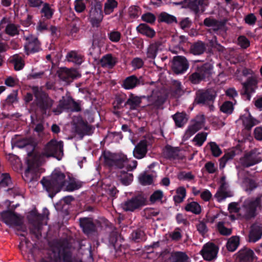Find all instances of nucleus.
I'll list each match as a JSON object with an SVG mask.
<instances>
[{"label": "nucleus", "mask_w": 262, "mask_h": 262, "mask_svg": "<svg viewBox=\"0 0 262 262\" xmlns=\"http://www.w3.org/2000/svg\"><path fill=\"white\" fill-rule=\"evenodd\" d=\"M67 179L65 174L58 169H55L49 178H43L41 183L43 187L49 193V196L53 198L64 187Z\"/></svg>", "instance_id": "f257e3e1"}, {"label": "nucleus", "mask_w": 262, "mask_h": 262, "mask_svg": "<svg viewBox=\"0 0 262 262\" xmlns=\"http://www.w3.org/2000/svg\"><path fill=\"white\" fill-rule=\"evenodd\" d=\"M34 158L39 162H41L46 158L54 157L63 154V142L52 139L44 147L40 153H31Z\"/></svg>", "instance_id": "f03ea898"}, {"label": "nucleus", "mask_w": 262, "mask_h": 262, "mask_svg": "<svg viewBox=\"0 0 262 262\" xmlns=\"http://www.w3.org/2000/svg\"><path fill=\"white\" fill-rule=\"evenodd\" d=\"M146 198L142 194L134 195L123 202L121 208L126 212H134L146 205Z\"/></svg>", "instance_id": "7ed1b4c3"}, {"label": "nucleus", "mask_w": 262, "mask_h": 262, "mask_svg": "<svg viewBox=\"0 0 262 262\" xmlns=\"http://www.w3.org/2000/svg\"><path fill=\"white\" fill-rule=\"evenodd\" d=\"M213 67L211 64L206 63L198 67L196 71L190 75L189 79L194 84L206 79H208L213 73Z\"/></svg>", "instance_id": "20e7f679"}, {"label": "nucleus", "mask_w": 262, "mask_h": 262, "mask_svg": "<svg viewBox=\"0 0 262 262\" xmlns=\"http://www.w3.org/2000/svg\"><path fill=\"white\" fill-rule=\"evenodd\" d=\"M28 156L27 160L28 167L23 177L26 182H31L37 179L36 172L41 163L34 158L31 152L28 153Z\"/></svg>", "instance_id": "39448f33"}, {"label": "nucleus", "mask_w": 262, "mask_h": 262, "mask_svg": "<svg viewBox=\"0 0 262 262\" xmlns=\"http://www.w3.org/2000/svg\"><path fill=\"white\" fill-rule=\"evenodd\" d=\"M32 91L36 98L37 105L42 110L50 108L53 104V100L40 89L37 86L32 88Z\"/></svg>", "instance_id": "423d86ee"}, {"label": "nucleus", "mask_w": 262, "mask_h": 262, "mask_svg": "<svg viewBox=\"0 0 262 262\" xmlns=\"http://www.w3.org/2000/svg\"><path fill=\"white\" fill-rule=\"evenodd\" d=\"M227 215L223 213L220 212L216 214L210 216L209 221L211 223L216 222L217 229L220 233L224 236H228L231 234L232 229L227 228L225 226V224L227 222Z\"/></svg>", "instance_id": "0eeeda50"}, {"label": "nucleus", "mask_w": 262, "mask_h": 262, "mask_svg": "<svg viewBox=\"0 0 262 262\" xmlns=\"http://www.w3.org/2000/svg\"><path fill=\"white\" fill-rule=\"evenodd\" d=\"M24 38L26 40L25 50L27 55L34 53L40 50L39 42L36 36L32 34L25 33Z\"/></svg>", "instance_id": "6e6552de"}, {"label": "nucleus", "mask_w": 262, "mask_h": 262, "mask_svg": "<svg viewBox=\"0 0 262 262\" xmlns=\"http://www.w3.org/2000/svg\"><path fill=\"white\" fill-rule=\"evenodd\" d=\"M103 15L101 5L96 4L90 11L89 19L93 27H98L103 19Z\"/></svg>", "instance_id": "1a4fd4ad"}, {"label": "nucleus", "mask_w": 262, "mask_h": 262, "mask_svg": "<svg viewBox=\"0 0 262 262\" xmlns=\"http://www.w3.org/2000/svg\"><path fill=\"white\" fill-rule=\"evenodd\" d=\"M216 97V92L213 90L199 91L197 93L195 102L203 105H210Z\"/></svg>", "instance_id": "9d476101"}, {"label": "nucleus", "mask_w": 262, "mask_h": 262, "mask_svg": "<svg viewBox=\"0 0 262 262\" xmlns=\"http://www.w3.org/2000/svg\"><path fill=\"white\" fill-rule=\"evenodd\" d=\"M261 200L259 198L255 199H247L244 202V209H245L244 215L247 217L254 216L255 211L257 208H260Z\"/></svg>", "instance_id": "9b49d317"}, {"label": "nucleus", "mask_w": 262, "mask_h": 262, "mask_svg": "<svg viewBox=\"0 0 262 262\" xmlns=\"http://www.w3.org/2000/svg\"><path fill=\"white\" fill-rule=\"evenodd\" d=\"M3 221L9 226H20L22 224L21 217L14 212L7 211L2 213Z\"/></svg>", "instance_id": "f8f14e48"}, {"label": "nucleus", "mask_w": 262, "mask_h": 262, "mask_svg": "<svg viewBox=\"0 0 262 262\" xmlns=\"http://www.w3.org/2000/svg\"><path fill=\"white\" fill-rule=\"evenodd\" d=\"M188 67L189 64L185 57L178 56L173 58L172 69L175 73H183L188 69Z\"/></svg>", "instance_id": "ddd939ff"}, {"label": "nucleus", "mask_w": 262, "mask_h": 262, "mask_svg": "<svg viewBox=\"0 0 262 262\" xmlns=\"http://www.w3.org/2000/svg\"><path fill=\"white\" fill-rule=\"evenodd\" d=\"M217 252V247L211 243L206 244L201 250L204 259L208 261L213 260L216 257Z\"/></svg>", "instance_id": "4468645a"}, {"label": "nucleus", "mask_w": 262, "mask_h": 262, "mask_svg": "<svg viewBox=\"0 0 262 262\" xmlns=\"http://www.w3.org/2000/svg\"><path fill=\"white\" fill-rule=\"evenodd\" d=\"M58 75L60 79L68 83L80 76L77 70L66 68H61L60 70Z\"/></svg>", "instance_id": "2eb2a0df"}, {"label": "nucleus", "mask_w": 262, "mask_h": 262, "mask_svg": "<svg viewBox=\"0 0 262 262\" xmlns=\"http://www.w3.org/2000/svg\"><path fill=\"white\" fill-rule=\"evenodd\" d=\"M123 155H116L110 152H106L104 154V159L105 163L110 166H115L120 168L122 162V156Z\"/></svg>", "instance_id": "dca6fc26"}, {"label": "nucleus", "mask_w": 262, "mask_h": 262, "mask_svg": "<svg viewBox=\"0 0 262 262\" xmlns=\"http://www.w3.org/2000/svg\"><path fill=\"white\" fill-rule=\"evenodd\" d=\"M142 79L141 77L138 78L135 75L128 76L124 80L122 83V87L125 90L133 89L143 84Z\"/></svg>", "instance_id": "f3484780"}, {"label": "nucleus", "mask_w": 262, "mask_h": 262, "mask_svg": "<svg viewBox=\"0 0 262 262\" xmlns=\"http://www.w3.org/2000/svg\"><path fill=\"white\" fill-rule=\"evenodd\" d=\"M188 3L189 7L195 12L204 11V7L208 4L207 0H182L179 3Z\"/></svg>", "instance_id": "a211bd4d"}, {"label": "nucleus", "mask_w": 262, "mask_h": 262, "mask_svg": "<svg viewBox=\"0 0 262 262\" xmlns=\"http://www.w3.org/2000/svg\"><path fill=\"white\" fill-rule=\"evenodd\" d=\"M237 257L239 261L248 262L257 260L253 251L249 249L241 250L237 253Z\"/></svg>", "instance_id": "6ab92c4d"}, {"label": "nucleus", "mask_w": 262, "mask_h": 262, "mask_svg": "<svg viewBox=\"0 0 262 262\" xmlns=\"http://www.w3.org/2000/svg\"><path fill=\"white\" fill-rule=\"evenodd\" d=\"M147 151V142L145 140L141 141L135 147L133 151L134 156L138 159L144 158Z\"/></svg>", "instance_id": "aec40b11"}, {"label": "nucleus", "mask_w": 262, "mask_h": 262, "mask_svg": "<svg viewBox=\"0 0 262 262\" xmlns=\"http://www.w3.org/2000/svg\"><path fill=\"white\" fill-rule=\"evenodd\" d=\"M117 59L111 54L103 56L100 61L101 67L107 69H112L116 64Z\"/></svg>", "instance_id": "412c9836"}, {"label": "nucleus", "mask_w": 262, "mask_h": 262, "mask_svg": "<svg viewBox=\"0 0 262 262\" xmlns=\"http://www.w3.org/2000/svg\"><path fill=\"white\" fill-rule=\"evenodd\" d=\"M241 119L244 126L247 130H250L252 127L260 123V121L253 118L250 114L243 115Z\"/></svg>", "instance_id": "4be33fe9"}, {"label": "nucleus", "mask_w": 262, "mask_h": 262, "mask_svg": "<svg viewBox=\"0 0 262 262\" xmlns=\"http://www.w3.org/2000/svg\"><path fill=\"white\" fill-rule=\"evenodd\" d=\"M47 216L37 215L36 216V220L32 223L33 226V228L31 229L32 231L34 233L39 234L41 226L47 224Z\"/></svg>", "instance_id": "5701e85b"}, {"label": "nucleus", "mask_w": 262, "mask_h": 262, "mask_svg": "<svg viewBox=\"0 0 262 262\" xmlns=\"http://www.w3.org/2000/svg\"><path fill=\"white\" fill-rule=\"evenodd\" d=\"M71 105H76L73 100L63 97L59 101L58 107L54 110L53 112L56 115H58L61 113V109L69 110Z\"/></svg>", "instance_id": "b1692460"}, {"label": "nucleus", "mask_w": 262, "mask_h": 262, "mask_svg": "<svg viewBox=\"0 0 262 262\" xmlns=\"http://www.w3.org/2000/svg\"><path fill=\"white\" fill-rule=\"evenodd\" d=\"M80 225L83 232L89 234L95 229V226L90 218H83L80 219Z\"/></svg>", "instance_id": "393cba45"}, {"label": "nucleus", "mask_w": 262, "mask_h": 262, "mask_svg": "<svg viewBox=\"0 0 262 262\" xmlns=\"http://www.w3.org/2000/svg\"><path fill=\"white\" fill-rule=\"evenodd\" d=\"M228 187L226 182V177H222L221 179V186L220 191L215 194V197L219 202H221L226 199L228 195L226 194L225 190Z\"/></svg>", "instance_id": "a878e982"}, {"label": "nucleus", "mask_w": 262, "mask_h": 262, "mask_svg": "<svg viewBox=\"0 0 262 262\" xmlns=\"http://www.w3.org/2000/svg\"><path fill=\"white\" fill-rule=\"evenodd\" d=\"M257 83V81L255 77H251L249 78L247 81L243 84L245 94L249 96L250 93L253 92L254 86Z\"/></svg>", "instance_id": "bb28decb"}, {"label": "nucleus", "mask_w": 262, "mask_h": 262, "mask_svg": "<svg viewBox=\"0 0 262 262\" xmlns=\"http://www.w3.org/2000/svg\"><path fill=\"white\" fill-rule=\"evenodd\" d=\"M137 31L140 33L150 38L153 37L156 34L155 31L145 24H141L136 28Z\"/></svg>", "instance_id": "cd10ccee"}, {"label": "nucleus", "mask_w": 262, "mask_h": 262, "mask_svg": "<svg viewBox=\"0 0 262 262\" xmlns=\"http://www.w3.org/2000/svg\"><path fill=\"white\" fill-rule=\"evenodd\" d=\"M122 157L120 168L125 167L127 170H132L136 168L137 162L136 160H130L124 155H123Z\"/></svg>", "instance_id": "c85d7f7f"}, {"label": "nucleus", "mask_w": 262, "mask_h": 262, "mask_svg": "<svg viewBox=\"0 0 262 262\" xmlns=\"http://www.w3.org/2000/svg\"><path fill=\"white\" fill-rule=\"evenodd\" d=\"M67 179V182L64 186L66 190L72 191L78 189L82 186V183L74 179H71L68 177Z\"/></svg>", "instance_id": "c756f323"}, {"label": "nucleus", "mask_w": 262, "mask_h": 262, "mask_svg": "<svg viewBox=\"0 0 262 262\" xmlns=\"http://www.w3.org/2000/svg\"><path fill=\"white\" fill-rule=\"evenodd\" d=\"M262 236V227L254 226L252 228L249 235L250 242H256Z\"/></svg>", "instance_id": "7c9ffc66"}, {"label": "nucleus", "mask_w": 262, "mask_h": 262, "mask_svg": "<svg viewBox=\"0 0 262 262\" xmlns=\"http://www.w3.org/2000/svg\"><path fill=\"white\" fill-rule=\"evenodd\" d=\"M204 24L207 27H211L214 31L219 30L223 26L221 21L211 17L205 19Z\"/></svg>", "instance_id": "2f4dec72"}, {"label": "nucleus", "mask_w": 262, "mask_h": 262, "mask_svg": "<svg viewBox=\"0 0 262 262\" xmlns=\"http://www.w3.org/2000/svg\"><path fill=\"white\" fill-rule=\"evenodd\" d=\"M171 258L175 262H185L189 260V257L186 253L181 251L172 252L171 253Z\"/></svg>", "instance_id": "473e14b6"}, {"label": "nucleus", "mask_w": 262, "mask_h": 262, "mask_svg": "<svg viewBox=\"0 0 262 262\" xmlns=\"http://www.w3.org/2000/svg\"><path fill=\"white\" fill-rule=\"evenodd\" d=\"M175 124L178 127L183 126L187 121L186 114L183 113H177L172 116Z\"/></svg>", "instance_id": "72a5a7b5"}, {"label": "nucleus", "mask_w": 262, "mask_h": 262, "mask_svg": "<svg viewBox=\"0 0 262 262\" xmlns=\"http://www.w3.org/2000/svg\"><path fill=\"white\" fill-rule=\"evenodd\" d=\"M118 2L116 0H106L104 5V13L109 15L117 7Z\"/></svg>", "instance_id": "f704fd0d"}, {"label": "nucleus", "mask_w": 262, "mask_h": 262, "mask_svg": "<svg viewBox=\"0 0 262 262\" xmlns=\"http://www.w3.org/2000/svg\"><path fill=\"white\" fill-rule=\"evenodd\" d=\"M161 44L159 42H156L150 45L147 49V56L148 58L154 59L158 52L161 50Z\"/></svg>", "instance_id": "c9c22d12"}, {"label": "nucleus", "mask_w": 262, "mask_h": 262, "mask_svg": "<svg viewBox=\"0 0 262 262\" xmlns=\"http://www.w3.org/2000/svg\"><path fill=\"white\" fill-rule=\"evenodd\" d=\"M185 209L186 211L195 214H199L201 212V206L196 202H191L187 203L185 207Z\"/></svg>", "instance_id": "e433bc0d"}, {"label": "nucleus", "mask_w": 262, "mask_h": 262, "mask_svg": "<svg viewBox=\"0 0 262 262\" xmlns=\"http://www.w3.org/2000/svg\"><path fill=\"white\" fill-rule=\"evenodd\" d=\"M240 161L242 165L247 167L253 166L256 164L250 152L246 154L245 156L241 159Z\"/></svg>", "instance_id": "4c0bfd02"}, {"label": "nucleus", "mask_w": 262, "mask_h": 262, "mask_svg": "<svg viewBox=\"0 0 262 262\" xmlns=\"http://www.w3.org/2000/svg\"><path fill=\"white\" fill-rule=\"evenodd\" d=\"M239 244V237L237 236H233L228 239L226 245L227 248L229 251L233 252L237 249Z\"/></svg>", "instance_id": "58836bf2"}, {"label": "nucleus", "mask_w": 262, "mask_h": 262, "mask_svg": "<svg viewBox=\"0 0 262 262\" xmlns=\"http://www.w3.org/2000/svg\"><path fill=\"white\" fill-rule=\"evenodd\" d=\"M141 102V99L139 97L131 94L127 99L126 104L129 105L131 110H135L139 106Z\"/></svg>", "instance_id": "ea45409f"}, {"label": "nucleus", "mask_w": 262, "mask_h": 262, "mask_svg": "<svg viewBox=\"0 0 262 262\" xmlns=\"http://www.w3.org/2000/svg\"><path fill=\"white\" fill-rule=\"evenodd\" d=\"M205 46L202 42H197L191 47V52L194 55H200L205 50Z\"/></svg>", "instance_id": "a19ab883"}, {"label": "nucleus", "mask_w": 262, "mask_h": 262, "mask_svg": "<svg viewBox=\"0 0 262 262\" xmlns=\"http://www.w3.org/2000/svg\"><path fill=\"white\" fill-rule=\"evenodd\" d=\"M67 58L68 61L74 62L76 64H81L82 62V57L80 54H78L75 51H71L69 52L67 55Z\"/></svg>", "instance_id": "79ce46f5"}, {"label": "nucleus", "mask_w": 262, "mask_h": 262, "mask_svg": "<svg viewBox=\"0 0 262 262\" xmlns=\"http://www.w3.org/2000/svg\"><path fill=\"white\" fill-rule=\"evenodd\" d=\"M186 195V191L184 187H180L177 189L176 195L173 199L176 203H180L183 201Z\"/></svg>", "instance_id": "37998d69"}, {"label": "nucleus", "mask_w": 262, "mask_h": 262, "mask_svg": "<svg viewBox=\"0 0 262 262\" xmlns=\"http://www.w3.org/2000/svg\"><path fill=\"white\" fill-rule=\"evenodd\" d=\"M121 182L125 185H129L133 181V176L132 173L121 171L119 176Z\"/></svg>", "instance_id": "c03bdc74"}, {"label": "nucleus", "mask_w": 262, "mask_h": 262, "mask_svg": "<svg viewBox=\"0 0 262 262\" xmlns=\"http://www.w3.org/2000/svg\"><path fill=\"white\" fill-rule=\"evenodd\" d=\"M235 156V153L233 151H230L226 153L224 156L221 158L220 160V168H223L226 165V162L232 159Z\"/></svg>", "instance_id": "a18cd8bd"}, {"label": "nucleus", "mask_w": 262, "mask_h": 262, "mask_svg": "<svg viewBox=\"0 0 262 262\" xmlns=\"http://www.w3.org/2000/svg\"><path fill=\"white\" fill-rule=\"evenodd\" d=\"M12 61L13 63L14 69L16 71L21 70L24 66V61L21 57L15 55L13 56Z\"/></svg>", "instance_id": "49530a36"}, {"label": "nucleus", "mask_w": 262, "mask_h": 262, "mask_svg": "<svg viewBox=\"0 0 262 262\" xmlns=\"http://www.w3.org/2000/svg\"><path fill=\"white\" fill-rule=\"evenodd\" d=\"M159 19L161 21L165 22L168 24L177 22V18L175 16L166 12L161 13L159 16Z\"/></svg>", "instance_id": "de8ad7c7"}, {"label": "nucleus", "mask_w": 262, "mask_h": 262, "mask_svg": "<svg viewBox=\"0 0 262 262\" xmlns=\"http://www.w3.org/2000/svg\"><path fill=\"white\" fill-rule=\"evenodd\" d=\"M5 32L7 34L13 36L19 33L18 27L13 24H9L5 28Z\"/></svg>", "instance_id": "09e8293b"}, {"label": "nucleus", "mask_w": 262, "mask_h": 262, "mask_svg": "<svg viewBox=\"0 0 262 262\" xmlns=\"http://www.w3.org/2000/svg\"><path fill=\"white\" fill-rule=\"evenodd\" d=\"M244 186L245 191L248 192H250L257 187L255 182L253 180L248 178H246L244 180Z\"/></svg>", "instance_id": "8fccbe9b"}, {"label": "nucleus", "mask_w": 262, "mask_h": 262, "mask_svg": "<svg viewBox=\"0 0 262 262\" xmlns=\"http://www.w3.org/2000/svg\"><path fill=\"white\" fill-rule=\"evenodd\" d=\"M207 134L206 133H201L197 134L193 139L196 145L201 146L206 140Z\"/></svg>", "instance_id": "3c124183"}, {"label": "nucleus", "mask_w": 262, "mask_h": 262, "mask_svg": "<svg viewBox=\"0 0 262 262\" xmlns=\"http://www.w3.org/2000/svg\"><path fill=\"white\" fill-rule=\"evenodd\" d=\"M149 101L152 105L157 107L161 105L164 102L162 97L157 94L152 95L149 98Z\"/></svg>", "instance_id": "603ef678"}, {"label": "nucleus", "mask_w": 262, "mask_h": 262, "mask_svg": "<svg viewBox=\"0 0 262 262\" xmlns=\"http://www.w3.org/2000/svg\"><path fill=\"white\" fill-rule=\"evenodd\" d=\"M256 164L262 161V148H255L250 151Z\"/></svg>", "instance_id": "864d4df0"}, {"label": "nucleus", "mask_w": 262, "mask_h": 262, "mask_svg": "<svg viewBox=\"0 0 262 262\" xmlns=\"http://www.w3.org/2000/svg\"><path fill=\"white\" fill-rule=\"evenodd\" d=\"M140 13V9L139 7L133 6H130L128 9V15L132 18L138 17Z\"/></svg>", "instance_id": "5fc2aeb1"}, {"label": "nucleus", "mask_w": 262, "mask_h": 262, "mask_svg": "<svg viewBox=\"0 0 262 262\" xmlns=\"http://www.w3.org/2000/svg\"><path fill=\"white\" fill-rule=\"evenodd\" d=\"M53 10L49 6L48 4H45L41 9V13L47 19H50L53 14Z\"/></svg>", "instance_id": "6e6d98bb"}, {"label": "nucleus", "mask_w": 262, "mask_h": 262, "mask_svg": "<svg viewBox=\"0 0 262 262\" xmlns=\"http://www.w3.org/2000/svg\"><path fill=\"white\" fill-rule=\"evenodd\" d=\"M164 155L168 158H174L177 156V150L170 146H166L164 149Z\"/></svg>", "instance_id": "4d7b16f0"}, {"label": "nucleus", "mask_w": 262, "mask_h": 262, "mask_svg": "<svg viewBox=\"0 0 262 262\" xmlns=\"http://www.w3.org/2000/svg\"><path fill=\"white\" fill-rule=\"evenodd\" d=\"M139 179L140 182L144 185L151 184L152 182V177L149 174L145 173L141 174Z\"/></svg>", "instance_id": "13d9d810"}, {"label": "nucleus", "mask_w": 262, "mask_h": 262, "mask_svg": "<svg viewBox=\"0 0 262 262\" xmlns=\"http://www.w3.org/2000/svg\"><path fill=\"white\" fill-rule=\"evenodd\" d=\"M74 8L77 12L81 13L85 9L86 6L83 0H75Z\"/></svg>", "instance_id": "bf43d9fd"}, {"label": "nucleus", "mask_w": 262, "mask_h": 262, "mask_svg": "<svg viewBox=\"0 0 262 262\" xmlns=\"http://www.w3.org/2000/svg\"><path fill=\"white\" fill-rule=\"evenodd\" d=\"M141 19L143 21H145L149 24H152L156 20V16L152 13L147 12L142 15Z\"/></svg>", "instance_id": "052dcab7"}, {"label": "nucleus", "mask_w": 262, "mask_h": 262, "mask_svg": "<svg viewBox=\"0 0 262 262\" xmlns=\"http://www.w3.org/2000/svg\"><path fill=\"white\" fill-rule=\"evenodd\" d=\"M205 123V118L204 115H199L198 116L195 120L194 121L193 123L192 124L194 125L196 128H198V129L202 128L204 125Z\"/></svg>", "instance_id": "680f3d73"}, {"label": "nucleus", "mask_w": 262, "mask_h": 262, "mask_svg": "<svg viewBox=\"0 0 262 262\" xmlns=\"http://www.w3.org/2000/svg\"><path fill=\"white\" fill-rule=\"evenodd\" d=\"M194 178V176L191 172H182L179 175V179L187 181H192Z\"/></svg>", "instance_id": "e2e57ef3"}, {"label": "nucleus", "mask_w": 262, "mask_h": 262, "mask_svg": "<svg viewBox=\"0 0 262 262\" xmlns=\"http://www.w3.org/2000/svg\"><path fill=\"white\" fill-rule=\"evenodd\" d=\"M210 146L212 154L213 156L217 157L221 155L222 150L215 143L211 142L210 143Z\"/></svg>", "instance_id": "0e129e2a"}, {"label": "nucleus", "mask_w": 262, "mask_h": 262, "mask_svg": "<svg viewBox=\"0 0 262 262\" xmlns=\"http://www.w3.org/2000/svg\"><path fill=\"white\" fill-rule=\"evenodd\" d=\"M233 110V105L231 102L227 101L224 103L221 107V110L226 114H231Z\"/></svg>", "instance_id": "69168bd1"}, {"label": "nucleus", "mask_w": 262, "mask_h": 262, "mask_svg": "<svg viewBox=\"0 0 262 262\" xmlns=\"http://www.w3.org/2000/svg\"><path fill=\"white\" fill-rule=\"evenodd\" d=\"M109 39L113 42H118L121 38V33L116 31H113L108 34Z\"/></svg>", "instance_id": "338daca9"}, {"label": "nucleus", "mask_w": 262, "mask_h": 262, "mask_svg": "<svg viewBox=\"0 0 262 262\" xmlns=\"http://www.w3.org/2000/svg\"><path fill=\"white\" fill-rule=\"evenodd\" d=\"M198 130H199L198 128H196L194 125L191 124L189 126L188 128L187 129L184 137L186 139H188L193 134H194Z\"/></svg>", "instance_id": "774afa93"}]
</instances>
